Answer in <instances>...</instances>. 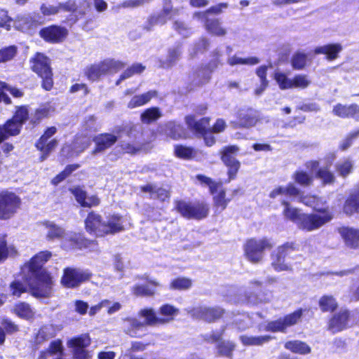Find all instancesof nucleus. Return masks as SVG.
Instances as JSON below:
<instances>
[{
    "label": "nucleus",
    "instance_id": "obj_1",
    "mask_svg": "<svg viewBox=\"0 0 359 359\" xmlns=\"http://www.w3.org/2000/svg\"><path fill=\"white\" fill-rule=\"evenodd\" d=\"M51 256L49 251L40 252L21 268L22 278L35 297H48L52 293V278L43 268Z\"/></svg>",
    "mask_w": 359,
    "mask_h": 359
},
{
    "label": "nucleus",
    "instance_id": "obj_2",
    "mask_svg": "<svg viewBox=\"0 0 359 359\" xmlns=\"http://www.w3.org/2000/svg\"><path fill=\"white\" fill-rule=\"evenodd\" d=\"M86 231L96 236H104L109 234H115L122 231L123 228L122 217L116 214L110 215L103 219L99 214L91 212L86 220Z\"/></svg>",
    "mask_w": 359,
    "mask_h": 359
},
{
    "label": "nucleus",
    "instance_id": "obj_3",
    "mask_svg": "<svg viewBox=\"0 0 359 359\" xmlns=\"http://www.w3.org/2000/svg\"><path fill=\"white\" fill-rule=\"evenodd\" d=\"M138 316L143 318L144 321H141L136 318H127L123 320V327L124 332L133 337H138V332L147 325L155 326L163 324V321L156 316L155 311L151 308L141 309Z\"/></svg>",
    "mask_w": 359,
    "mask_h": 359
},
{
    "label": "nucleus",
    "instance_id": "obj_4",
    "mask_svg": "<svg viewBox=\"0 0 359 359\" xmlns=\"http://www.w3.org/2000/svg\"><path fill=\"white\" fill-rule=\"evenodd\" d=\"M314 210L317 212L304 214L302 216L299 222V229L306 231H313L320 229L333 218L332 212L327 209H320L314 206Z\"/></svg>",
    "mask_w": 359,
    "mask_h": 359
},
{
    "label": "nucleus",
    "instance_id": "obj_5",
    "mask_svg": "<svg viewBox=\"0 0 359 359\" xmlns=\"http://www.w3.org/2000/svg\"><path fill=\"white\" fill-rule=\"evenodd\" d=\"M273 245L267 238L249 239L244 245L245 255L250 262L259 263L263 260L265 250H271Z\"/></svg>",
    "mask_w": 359,
    "mask_h": 359
},
{
    "label": "nucleus",
    "instance_id": "obj_6",
    "mask_svg": "<svg viewBox=\"0 0 359 359\" xmlns=\"http://www.w3.org/2000/svg\"><path fill=\"white\" fill-rule=\"evenodd\" d=\"M299 250V245L296 242H287L278 246L271 254V266L276 271H290L291 264L285 258L293 252Z\"/></svg>",
    "mask_w": 359,
    "mask_h": 359
},
{
    "label": "nucleus",
    "instance_id": "obj_7",
    "mask_svg": "<svg viewBox=\"0 0 359 359\" xmlns=\"http://www.w3.org/2000/svg\"><path fill=\"white\" fill-rule=\"evenodd\" d=\"M31 68L43 79V88L50 90L53 87V73L50 66V60L43 53H37L31 59Z\"/></svg>",
    "mask_w": 359,
    "mask_h": 359
},
{
    "label": "nucleus",
    "instance_id": "obj_8",
    "mask_svg": "<svg viewBox=\"0 0 359 359\" xmlns=\"http://www.w3.org/2000/svg\"><path fill=\"white\" fill-rule=\"evenodd\" d=\"M62 247L67 250L88 248L90 251H98V245L95 241L86 239L81 233L65 231L61 238Z\"/></svg>",
    "mask_w": 359,
    "mask_h": 359
},
{
    "label": "nucleus",
    "instance_id": "obj_9",
    "mask_svg": "<svg viewBox=\"0 0 359 359\" xmlns=\"http://www.w3.org/2000/svg\"><path fill=\"white\" fill-rule=\"evenodd\" d=\"M124 67L125 64L122 62L109 59L91 65L86 69V74L89 80L94 81L102 75L116 73Z\"/></svg>",
    "mask_w": 359,
    "mask_h": 359
},
{
    "label": "nucleus",
    "instance_id": "obj_10",
    "mask_svg": "<svg viewBox=\"0 0 359 359\" xmlns=\"http://www.w3.org/2000/svg\"><path fill=\"white\" fill-rule=\"evenodd\" d=\"M278 196H285L290 198H298V201L311 206L314 209L316 197L314 196H302L301 191L293 184L290 183L285 187L279 186L273 189L269 194V197L275 198Z\"/></svg>",
    "mask_w": 359,
    "mask_h": 359
},
{
    "label": "nucleus",
    "instance_id": "obj_11",
    "mask_svg": "<svg viewBox=\"0 0 359 359\" xmlns=\"http://www.w3.org/2000/svg\"><path fill=\"white\" fill-rule=\"evenodd\" d=\"M21 200L15 194L8 191L0 193V219H8L17 212Z\"/></svg>",
    "mask_w": 359,
    "mask_h": 359
},
{
    "label": "nucleus",
    "instance_id": "obj_12",
    "mask_svg": "<svg viewBox=\"0 0 359 359\" xmlns=\"http://www.w3.org/2000/svg\"><path fill=\"white\" fill-rule=\"evenodd\" d=\"M91 344L88 334H82L69 339L67 342L68 348H71L74 359H90V355L86 350Z\"/></svg>",
    "mask_w": 359,
    "mask_h": 359
},
{
    "label": "nucleus",
    "instance_id": "obj_13",
    "mask_svg": "<svg viewBox=\"0 0 359 359\" xmlns=\"http://www.w3.org/2000/svg\"><path fill=\"white\" fill-rule=\"evenodd\" d=\"M303 310L298 309L292 313H290L282 318L267 323L260 330L271 332H284L287 327L297 324L302 316Z\"/></svg>",
    "mask_w": 359,
    "mask_h": 359
},
{
    "label": "nucleus",
    "instance_id": "obj_14",
    "mask_svg": "<svg viewBox=\"0 0 359 359\" xmlns=\"http://www.w3.org/2000/svg\"><path fill=\"white\" fill-rule=\"evenodd\" d=\"M88 278L89 274L81 269L67 268L64 270L61 283L67 287H75Z\"/></svg>",
    "mask_w": 359,
    "mask_h": 359
},
{
    "label": "nucleus",
    "instance_id": "obj_15",
    "mask_svg": "<svg viewBox=\"0 0 359 359\" xmlns=\"http://www.w3.org/2000/svg\"><path fill=\"white\" fill-rule=\"evenodd\" d=\"M39 34L46 42L59 43H62L67 36L68 31L63 27L51 25L43 28Z\"/></svg>",
    "mask_w": 359,
    "mask_h": 359
},
{
    "label": "nucleus",
    "instance_id": "obj_16",
    "mask_svg": "<svg viewBox=\"0 0 359 359\" xmlns=\"http://www.w3.org/2000/svg\"><path fill=\"white\" fill-rule=\"evenodd\" d=\"M188 313L195 318L212 322L222 316L223 310L219 307L198 306L188 311Z\"/></svg>",
    "mask_w": 359,
    "mask_h": 359
},
{
    "label": "nucleus",
    "instance_id": "obj_17",
    "mask_svg": "<svg viewBox=\"0 0 359 359\" xmlns=\"http://www.w3.org/2000/svg\"><path fill=\"white\" fill-rule=\"evenodd\" d=\"M90 144V136L87 135L77 136L72 145H65L62 149V155L70 157L79 155Z\"/></svg>",
    "mask_w": 359,
    "mask_h": 359
},
{
    "label": "nucleus",
    "instance_id": "obj_18",
    "mask_svg": "<svg viewBox=\"0 0 359 359\" xmlns=\"http://www.w3.org/2000/svg\"><path fill=\"white\" fill-rule=\"evenodd\" d=\"M238 151L236 146H229L226 147L222 155V160L229 167V181L234 179L240 168V163L232 156Z\"/></svg>",
    "mask_w": 359,
    "mask_h": 359
},
{
    "label": "nucleus",
    "instance_id": "obj_19",
    "mask_svg": "<svg viewBox=\"0 0 359 359\" xmlns=\"http://www.w3.org/2000/svg\"><path fill=\"white\" fill-rule=\"evenodd\" d=\"M350 313L348 310L341 309L330 320L328 329L333 333L340 332L349 326Z\"/></svg>",
    "mask_w": 359,
    "mask_h": 359
},
{
    "label": "nucleus",
    "instance_id": "obj_20",
    "mask_svg": "<svg viewBox=\"0 0 359 359\" xmlns=\"http://www.w3.org/2000/svg\"><path fill=\"white\" fill-rule=\"evenodd\" d=\"M338 232L347 248L354 250L359 248V229L342 226L338 229Z\"/></svg>",
    "mask_w": 359,
    "mask_h": 359
},
{
    "label": "nucleus",
    "instance_id": "obj_21",
    "mask_svg": "<svg viewBox=\"0 0 359 359\" xmlns=\"http://www.w3.org/2000/svg\"><path fill=\"white\" fill-rule=\"evenodd\" d=\"M40 230L45 233L46 239L52 241L60 239L64 236L65 229L53 222L45 221L39 224Z\"/></svg>",
    "mask_w": 359,
    "mask_h": 359
},
{
    "label": "nucleus",
    "instance_id": "obj_22",
    "mask_svg": "<svg viewBox=\"0 0 359 359\" xmlns=\"http://www.w3.org/2000/svg\"><path fill=\"white\" fill-rule=\"evenodd\" d=\"M41 23H42V20H41L40 17H39V19H36L35 17L30 15H22L18 16L14 21V26L16 29L22 32L32 33Z\"/></svg>",
    "mask_w": 359,
    "mask_h": 359
},
{
    "label": "nucleus",
    "instance_id": "obj_23",
    "mask_svg": "<svg viewBox=\"0 0 359 359\" xmlns=\"http://www.w3.org/2000/svg\"><path fill=\"white\" fill-rule=\"evenodd\" d=\"M93 141L95 143V149L93 151V154H96L104 151L114 144L117 141V137L113 134L103 133L95 136Z\"/></svg>",
    "mask_w": 359,
    "mask_h": 359
},
{
    "label": "nucleus",
    "instance_id": "obj_24",
    "mask_svg": "<svg viewBox=\"0 0 359 359\" xmlns=\"http://www.w3.org/2000/svg\"><path fill=\"white\" fill-rule=\"evenodd\" d=\"M333 113L341 118H353L359 121V106L355 104L348 106L338 104L334 107Z\"/></svg>",
    "mask_w": 359,
    "mask_h": 359
},
{
    "label": "nucleus",
    "instance_id": "obj_25",
    "mask_svg": "<svg viewBox=\"0 0 359 359\" xmlns=\"http://www.w3.org/2000/svg\"><path fill=\"white\" fill-rule=\"evenodd\" d=\"M76 4L74 2L68 1L65 4L60 3L57 6H52L43 4L40 10L43 16H50L58 13L60 11H72L76 9Z\"/></svg>",
    "mask_w": 359,
    "mask_h": 359
},
{
    "label": "nucleus",
    "instance_id": "obj_26",
    "mask_svg": "<svg viewBox=\"0 0 359 359\" xmlns=\"http://www.w3.org/2000/svg\"><path fill=\"white\" fill-rule=\"evenodd\" d=\"M185 121L189 128L198 135L205 133L208 126L210 123L209 118H203L199 121H196L195 117L191 115L186 116Z\"/></svg>",
    "mask_w": 359,
    "mask_h": 359
},
{
    "label": "nucleus",
    "instance_id": "obj_27",
    "mask_svg": "<svg viewBox=\"0 0 359 359\" xmlns=\"http://www.w3.org/2000/svg\"><path fill=\"white\" fill-rule=\"evenodd\" d=\"M22 124L13 119L8 120L4 126H0V143L9 136L16 135L20 133Z\"/></svg>",
    "mask_w": 359,
    "mask_h": 359
},
{
    "label": "nucleus",
    "instance_id": "obj_28",
    "mask_svg": "<svg viewBox=\"0 0 359 359\" xmlns=\"http://www.w3.org/2000/svg\"><path fill=\"white\" fill-rule=\"evenodd\" d=\"M238 121L236 123L238 126L243 128H250L256 125L257 117L255 113L251 110H242L238 113Z\"/></svg>",
    "mask_w": 359,
    "mask_h": 359
},
{
    "label": "nucleus",
    "instance_id": "obj_29",
    "mask_svg": "<svg viewBox=\"0 0 359 359\" xmlns=\"http://www.w3.org/2000/svg\"><path fill=\"white\" fill-rule=\"evenodd\" d=\"M281 204L284 206V209L283 210V215L284 217L287 219L292 221L298 226L300 218L302 215H304V214L301 213L298 208L290 205L289 202L285 200H282Z\"/></svg>",
    "mask_w": 359,
    "mask_h": 359
},
{
    "label": "nucleus",
    "instance_id": "obj_30",
    "mask_svg": "<svg viewBox=\"0 0 359 359\" xmlns=\"http://www.w3.org/2000/svg\"><path fill=\"white\" fill-rule=\"evenodd\" d=\"M141 191L142 192L149 193L150 198L153 199H158L164 201L166 198H169V193L166 189L157 187L152 184L141 187Z\"/></svg>",
    "mask_w": 359,
    "mask_h": 359
},
{
    "label": "nucleus",
    "instance_id": "obj_31",
    "mask_svg": "<svg viewBox=\"0 0 359 359\" xmlns=\"http://www.w3.org/2000/svg\"><path fill=\"white\" fill-rule=\"evenodd\" d=\"M156 91L150 90L147 92L146 93L135 95L133 97L132 99L128 102V107L130 109H133L138 107H141L148 103L151 100V98L156 97Z\"/></svg>",
    "mask_w": 359,
    "mask_h": 359
},
{
    "label": "nucleus",
    "instance_id": "obj_32",
    "mask_svg": "<svg viewBox=\"0 0 359 359\" xmlns=\"http://www.w3.org/2000/svg\"><path fill=\"white\" fill-rule=\"evenodd\" d=\"M205 23V29L210 34L218 36H224L226 32L222 27L221 22L217 19H198Z\"/></svg>",
    "mask_w": 359,
    "mask_h": 359
},
{
    "label": "nucleus",
    "instance_id": "obj_33",
    "mask_svg": "<svg viewBox=\"0 0 359 359\" xmlns=\"http://www.w3.org/2000/svg\"><path fill=\"white\" fill-rule=\"evenodd\" d=\"M240 339L245 346H261L269 342L271 339V337L269 335L257 337L241 335Z\"/></svg>",
    "mask_w": 359,
    "mask_h": 359
},
{
    "label": "nucleus",
    "instance_id": "obj_34",
    "mask_svg": "<svg viewBox=\"0 0 359 359\" xmlns=\"http://www.w3.org/2000/svg\"><path fill=\"white\" fill-rule=\"evenodd\" d=\"M13 311L18 317L27 320L32 318L34 316V312L30 306L25 302L16 304L13 307Z\"/></svg>",
    "mask_w": 359,
    "mask_h": 359
},
{
    "label": "nucleus",
    "instance_id": "obj_35",
    "mask_svg": "<svg viewBox=\"0 0 359 359\" xmlns=\"http://www.w3.org/2000/svg\"><path fill=\"white\" fill-rule=\"evenodd\" d=\"M318 305L323 312H332L338 306L336 299L332 295H323L318 302Z\"/></svg>",
    "mask_w": 359,
    "mask_h": 359
},
{
    "label": "nucleus",
    "instance_id": "obj_36",
    "mask_svg": "<svg viewBox=\"0 0 359 359\" xmlns=\"http://www.w3.org/2000/svg\"><path fill=\"white\" fill-rule=\"evenodd\" d=\"M159 313L162 316L160 319L163 321V324H165L174 319V317L179 313V309L170 304H164L160 307Z\"/></svg>",
    "mask_w": 359,
    "mask_h": 359
},
{
    "label": "nucleus",
    "instance_id": "obj_37",
    "mask_svg": "<svg viewBox=\"0 0 359 359\" xmlns=\"http://www.w3.org/2000/svg\"><path fill=\"white\" fill-rule=\"evenodd\" d=\"M165 133L166 135L174 140H177L184 135L183 127L180 124L172 121L168 122L165 125Z\"/></svg>",
    "mask_w": 359,
    "mask_h": 359
},
{
    "label": "nucleus",
    "instance_id": "obj_38",
    "mask_svg": "<svg viewBox=\"0 0 359 359\" xmlns=\"http://www.w3.org/2000/svg\"><path fill=\"white\" fill-rule=\"evenodd\" d=\"M285 348L293 353L299 354H307L311 352V348L304 342L300 341H290L285 344Z\"/></svg>",
    "mask_w": 359,
    "mask_h": 359
},
{
    "label": "nucleus",
    "instance_id": "obj_39",
    "mask_svg": "<svg viewBox=\"0 0 359 359\" xmlns=\"http://www.w3.org/2000/svg\"><path fill=\"white\" fill-rule=\"evenodd\" d=\"M17 254L18 251L13 245H7L4 237L0 239V262H4L8 257H15Z\"/></svg>",
    "mask_w": 359,
    "mask_h": 359
},
{
    "label": "nucleus",
    "instance_id": "obj_40",
    "mask_svg": "<svg viewBox=\"0 0 359 359\" xmlns=\"http://www.w3.org/2000/svg\"><path fill=\"white\" fill-rule=\"evenodd\" d=\"M209 212L208 205L203 202L193 203L191 219H201L206 217Z\"/></svg>",
    "mask_w": 359,
    "mask_h": 359
},
{
    "label": "nucleus",
    "instance_id": "obj_41",
    "mask_svg": "<svg viewBox=\"0 0 359 359\" xmlns=\"http://www.w3.org/2000/svg\"><path fill=\"white\" fill-rule=\"evenodd\" d=\"M162 116V113L158 107H151L146 109L140 116L142 123L149 124Z\"/></svg>",
    "mask_w": 359,
    "mask_h": 359
},
{
    "label": "nucleus",
    "instance_id": "obj_42",
    "mask_svg": "<svg viewBox=\"0 0 359 359\" xmlns=\"http://www.w3.org/2000/svg\"><path fill=\"white\" fill-rule=\"evenodd\" d=\"M58 331L57 327L53 325H44L39 330L36 339L39 341L48 340L54 337Z\"/></svg>",
    "mask_w": 359,
    "mask_h": 359
},
{
    "label": "nucleus",
    "instance_id": "obj_43",
    "mask_svg": "<svg viewBox=\"0 0 359 359\" xmlns=\"http://www.w3.org/2000/svg\"><path fill=\"white\" fill-rule=\"evenodd\" d=\"M344 211L346 215H351L355 212H359V195H351L346 201Z\"/></svg>",
    "mask_w": 359,
    "mask_h": 359
},
{
    "label": "nucleus",
    "instance_id": "obj_44",
    "mask_svg": "<svg viewBox=\"0 0 359 359\" xmlns=\"http://www.w3.org/2000/svg\"><path fill=\"white\" fill-rule=\"evenodd\" d=\"M145 69V66H143L142 64L135 63L131 67H128L126 70L123 72L121 75L120 79L116 81V84L119 85L121 81L128 79L133 75L140 74Z\"/></svg>",
    "mask_w": 359,
    "mask_h": 359
},
{
    "label": "nucleus",
    "instance_id": "obj_45",
    "mask_svg": "<svg viewBox=\"0 0 359 359\" xmlns=\"http://www.w3.org/2000/svg\"><path fill=\"white\" fill-rule=\"evenodd\" d=\"M335 167L339 175L343 177H346L352 172L353 163L350 159L346 158L339 161Z\"/></svg>",
    "mask_w": 359,
    "mask_h": 359
},
{
    "label": "nucleus",
    "instance_id": "obj_46",
    "mask_svg": "<svg viewBox=\"0 0 359 359\" xmlns=\"http://www.w3.org/2000/svg\"><path fill=\"white\" fill-rule=\"evenodd\" d=\"M83 128L86 133L85 135L90 136L91 133L97 131L100 128V125L94 116H89L86 118Z\"/></svg>",
    "mask_w": 359,
    "mask_h": 359
},
{
    "label": "nucleus",
    "instance_id": "obj_47",
    "mask_svg": "<svg viewBox=\"0 0 359 359\" xmlns=\"http://www.w3.org/2000/svg\"><path fill=\"white\" fill-rule=\"evenodd\" d=\"M274 79L281 90L292 88V79H289L285 74L276 72L274 74Z\"/></svg>",
    "mask_w": 359,
    "mask_h": 359
},
{
    "label": "nucleus",
    "instance_id": "obj_48",
    "mask_svg": "<svg viewBox=\"0 0 359 359\" xmlns=\"http://www.w3.org/2000/svg\"><path fill=\"white\" fill-rule=\"evenodd\" d=\"M175 208L180 215L187 219H191V213L193 209V203L184 201L175 202Z\"/></svg>",
    "mask_w": 359,
    "mask_h": 359
},
{
    "label": "nucleus",
    "instance_id": "obj_49",
    "mask_svg": "<svg viewBox=\"0 0 359 359\" xmlns=\"http://www.w3.org/2000/svg\"><path fill=\"white\" fill-rule=\"evenodd\" d=\"M294 181L303 187L310 186L313 182V176L303 170H297L293 175Z\"/></svg>",
    "mask_w": 359,
    "mask_h": 359
},
{
    "label": "nucleus",
    "instance_id": "obj_50",
    "mask_svg": "<svg viewBox=\"0 0 359 359\" xmlns=\"http://www.w3.org/2000/svg\"><path fill=\"white\" fill-rule=\"evenodd\" d=\"M341 46H320L316 50V53H323L326 55L327 59H335L341 51Z\"/></svg>",
    "mask_w": 359,
    "mask_h": 359
},
{
    "label": "nucleus",
    "instance_id": "obj_51",
    "mask_svg": "<svg viewBox=\"0 0 359 359\" xmlns=\"http://www.w3.org/2000/svg\"><path fill=\"white\" fill-rule=\"evenodd\" d=\"M227 7L226 4H219L217 6L210 8L204 12H196L194 13V18L196 19H208V15L209 13L219 14L222 11L223 8Z\"/></svg>",
    "mask_w": 359,
    "mask_h": 359
},
{
    "label": "nucleus",
    "instance_id": "obj_52",
    "mask_svg": "<svg viewBox=\"0 0 359 359\" xmlns=\"http://www.w3.org/2000/svg\"><path fill=\"white\" fill-rule=\"evenodd\" d=\"M175 154L180 158L190 159L194 156L195 152L191 147L177 144L175 147Z\"/></svg>",
    "mask_w": 359,
    "mask_h": 359
},
{
    "label": "nucleus",
    "instance_id": "obj_53",
    "mask_svg": "<svg viewBox=\"0 0 359 359\" xmlns=\"http://www.w3.org/2000/svg\"><path fill=\"white\" fill-rule=\"evenodd\" d=\"M259 62V60L256 57H250L243 58L238 56H232L229 58L228 63L233 66L236 65H254Z\"/></svg>",
    "mask_w": 359,
    "mask_h": 359
},
{
    "label": "nucleus",
    "instance_id": "obj_54",
    "mask_svg": "<svg viewBox=\"0 0 359 359\" xmlns=\"http://www.w3.org/2000/svg\"><path fill=\"white\" fill-rule=\"evenodd\" d=\"M311 83L307 75L299 74L292 79V88L305 89Z\"/></svg>",
    "mask_w": 359,
    "mask_h": 359
},
{
    "label": "nucleus",
    "instance_id": "obj_55",
    "mask_svg": "<svg viewBox=\"0 0 359 359\" xmlns=\"http://www.w3.org/2000/svg\"><path fill=\"white\" fill-rule=\"evenodd\" d=\"M42 147H36L39 151L42 152V155L40 157L41 161H44L48 154L57 147V141L55 139L48 140L47 142H43Z\"/></svg>",
    "mask_w": 359,
    "mask_h": 359
},
{
    "label": "nucleus",
    "instance_id": "obj_56",
    "mask_svg": "<svg viewBox=\"0 0 359 359\" xmlns=\"http://www.w3.org/2000/svg\"><path fill=\"white\" fill-rule=\"evenodd\" d=\"M10 291L13 296L20 297L27 291V286L19 280H15L10 284Z\"/></svg>",
    "mask_w": 359,
    "mask_h": 359
},
{
    "label": "nucleus",
    "instance_id": "obj_57",
    "mask_svg": "<svg viewBox=\"0 0 359 359\" xmlns=\"http://www.w3.org/2000/svg\"><path fill=\"white\" fill-rule=\"evenodd\" d=\"M191 286V280L186 278H178L170 283V288L175 290H187Z\"/></svg>",
    "mask_w": 359,
    "mask_h": 359
},
{
    "label": "nucleus",
    "instance_id": "obj_58",
    "mask_svg": "<svg viewBox=\"0 0 359 359\" xmlns=\"http://www.w3.org/2000/svg\"><path fill=\"white\" fill-rule=\"evenodd\" d=\"M316 177L320 179L323 184H332L334 181V175L327 168H320L316 173Z\"/></svg>",
    "mask_w": 359,
    "mask_h": 359
},
{
    "label": "nucleus",
    "instance_id": "obj_59",
    "mask_svg": "<svg viewBox=\"0 0 359 359\" xmlns=\"http://www.w3.org/2000/svg\"><path fill=\"white\" fill-rule=\"evenodd\" d=\"M229 200L225 198V191L224 190H221L217 195L214 196V203L215 205L219 208L221 211L224 210Z\"/></svg>",
    "mask_w": 359,
    "mask_h": 359
},
{
    "label": "nucleus",
    "instance_id": "obj_60",
    "mask_svg": "<svg viewBox=\"0 0 359 359\" xmlns=\"http://www.w3.org/2000/svg\"><path fill=\"white\" fill-rule=\"evenodd\" d=\"M28 117L29 112L27 109L25 107H20L17 109L12 119L22 125L27 120Z\"/></svg>",
    "mask_w": 359,
    "mask_h": 359
},
{
    "label": "nucleus",
    "instance_id": "obj_61",
    "mask_svg": "<svg viewBox=\"0 0 359 359\" xmlns=\"http://www.w3.org/2000/svg\"><path fill=\"white\" fill-rule=\"evenodd\" d=\"M16 53L15 46H7L0 50V62L11 60Z\"/></svg>",
    "mask_w": 359,
    "mask_h": 359
},
{
    "label": "nucleus",
    "instance_id": "obj_62",
    "mask_svg": "<svg viewBox=\"0 0 359 359\" xmlns=\"http://www.w3.org/2000/svg\"><path fill=\"white\" fill-rule=\"evenodd\" d=\"M79 168L78 165H70L66 167L65 170L57 175L53 180V183L55 184H57L63 180H65L69 175H70L74 170H76Z\"/></svg>",
    "mask_w": 359,
    "mask_h": 359
},
{
    "label": "nucleus",
    "instance_id": "obj_63",
    "mask_svg": "<svg viewBox=\"0 0 359 359\" xmlns=\"http://www.w3.org/2000/svg\"><path fill=\"white\" fill-rule=\"evenodd\" d=\"M79 168L78 165H70L66 167L65 170L57 175L53 180V183L55 184H57L63 180H65L69 175H70L74 170H76Z\"/></svg>",
    "mask_w": 359,
    "mask_h": 359
},
{
    "label": "nucleus",
    "instance_id": "obj_64",
    "mask_svg": "<svg viewBox=\"0 0 359 359\" xmlns=\"http://www.w3.org/2000/svg\"><path fill=\"white\" fill-rule=\"evenodd\" d=\"M173 28L184 37H187L191 34V29L182 21H175Z\"/></svg>",
    "mask_w": 359,
    "mask_h": 359
}]
</instances>
